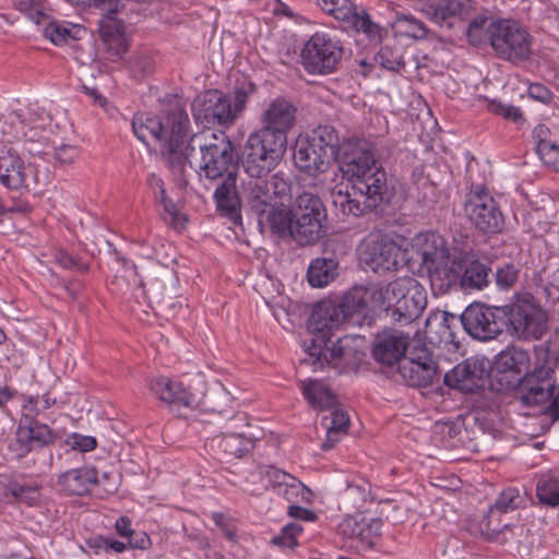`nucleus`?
<instances>
[{"instance_id": "obj_1", "label": "nucleus", "mask_w": 559, "mask_h": 559, "mask_svg": "<svg viewBox=\"0 0 559 559\" xmlns=\"http://www.w3.org/2000/svg\"><path fill=\"white\" fill-rule=\"evenodd\" d=\"M337 159L353 190V193L340 192V200H334L344 214L360 216L390 202L392 190L372 142L364 138L346 139Z\"/></svg>"}, {"instance_id": "obj_2", "label": "nucleus", "mask_w": 559, "mask_h": 559, "mask_svg": "<svg viewBox=\"0 0 559 559\" xmlns=\"http://www.w3.org/2000/svg\"><path fill=\"white\" fill-rule=\"evenodd\" d=\"M189 129L188 114L179 105L171 107L164 119L147 112L135 114L132 119L134 135L143 143L148 138L162 143L168 167L181 177L197 141L195 136H189Z\"/></svg>"}, {"instance_id": "obj_3", "label": "nucleus", "mask_w": 559, "mask_h": 559, "mask_svg": "<svg viewBox=\"0 0 559 559\" xmlns=\"http://www.w3.org/2000/svg\"><path fill=\"white\" fill-rule=\"evenodd\" d=\"M373 305L391 321L405 325L417 319L427 306L425 287L412 276L395 278L376 288Z\"/></svg>"}, {"instance_id": "obj_4", "label": "nucleus", "mask_w": 559, "mask_h": 559, "mask_svg": "<svg viewBox=\"0 0 559 559\" xmlns=\"http://www.w3.org/2000/svg\"><path fill=\"white\" fill-rule=\"evenodd\" d=\"M255 91L257 85L246 78L236 82L230 94L207 91L192 105L194 119L204 126L230 128L246 110L248 99Z\"/></svg>"}, {"instance_id": "obj_5", "label": "nucleus", "mask_w": 559, "mask_h": 559, "mask_svg": "<svg viewBox=\"0 0 559 559\" xmlns=\"http://www.w3.org/2000/svg\"><path fill=\"white\" fill-rule=\"evenodd\" d=\"M287 144L259 132H251L242 150L241 163L245 173L252 179L270 177L285 156Z\"/></svg>"}, {"instance_id": "obj_6", "label": "nucleus", "mask_w": 559, "mask_h": 559, "mask_svg": "<svg viewBox=\"0 0 559 559\" xmlns=\"http://www.w3.org/2000/svg\"><path fill=\"white\" fill-rule=\"evenodd\" d=\"M504 332L518 340H539L548 330V316L537 304L522 299L503 306Z\"/></svg>"}, {"instance_id": "obj_7", "label": "nucleus", "mask_w": 559, "mask_h": 559, "mask_svg": "<svg viewBox=\"0 0 559 559\" xmlns=\"http://www.w3.org/2000/svg\"><path fill=\"white\" fill-rule=\"evenodd\" d=\"M201 154V160L198 164L200 176L205 179L215 181L227 177L228 174H236L237 158L235 154V145L229 138L224 133H212L211 140L201 142V138L197 134Z\"/></svg>"}, {"instance_id": "obj_8", "label": "nucleus", "mask_w": 559, "mask_h": 559, "mask_svg": "<svg viewBox=\"0 0 559 559\" xmlns=\"http://www.w3.org/2000/svg\"><path fill=\"white\" fill-rule=\"evenodd\" d=\"M326 210L317 194H299L294 203V240L300 246L318 242L326 234Z\"/></svg>"}, {"instance_id": "obj_9", "label": "nucleus", "mask_w": 559, "mask_h": 559, "mask_svg": "<svg viewBox=\"0 0 559 559\" xmlns=\"http://www.w3.org/2000/svg\"><path fill=\"white\" fill-rule=\"evenodd\" d=\"M490 31V46L496 55L507 61H525L532 53V36L518 22L496 19Z\"/></svg>"}, {"instance_id": "obj_10", "label": "nucleus", "mask_w": 559, "mask_h": 559, "mask_svg": "<svg viewBox=\"0 0 559 559\" xmlns=\"http://www.w3.org/2000/svg\"><path fill=\"white\" fill-rule=\"evenodd\" d=\"M343 53L340 39L328 33L317 32L301 49V64L309 74H330L336 70Z\"/></svg>"}, {"instance_id": "obj_11", "label": "nucleus", "mask_w": 559, "mask_h": 559, "mask_svg": "<svg viewBox=\"0 0 559 559\" xmlns=\"http://www.w3.org/2000/svg\"><path fill=\"white\" fill-rule=\"evenodd\" d=\"M464 213L475 228L484 234H498L504 226L498 203L483 183L471 186L465 195Z\"/></svg>"}, {"instance_id": "obj_12", "label": "nucleus", "mask_w": 559, "mask_h": 559, "mask_svg": "<svg viewBox=\"0 0 559 559\" xmlns=\"http://www.w3.org/2000/svg\"><path fill=\"white\" fill-rule=\"evenodd\" d=\"M289 197L290 185L277 174L262 179L251 178L242 186L243 202L257 216Z\"/></svg>"}, {"instance_id": "obj_13", "label": "nucleus", "mask_w": 559, "mask_h": 559, "mask_svg": "<svg viewBox=\"0 0 559 559\" xmlns=\"http://www.w3.org/2000/svg\"><path fill=\"white\" fill-rule=\"evenodd\" d=\"M555 359L547 358L540 366H536L532 372L525 373L511 382L512 389L516 390L518 397L526 406L546 405L551 392L556 386Z\"/></svg>"}, {"instance_id": "obj_14", "label": "nucleus", "mask_w": 559, "mask_h": 559, "mask_svg": "<svg viewBox=\"0 0 559 559\" xmlns=\"http://www.w3.org/2000/svg\"><path fill=\"white\" fill-rule=\"evenodd\" d=\"M503 312V306L490 307L474 302L465 308L460 320L466 333L473 338L490 341L504 332Z\"/></svg>"}, {"instance_id": "obj_15", "label": "nucleus", "mask_w": 559, "mask_h": 559, "mask_svg": "<svg viewBox=\"0 0 559 559\" xmlns=\"http://www.w3.org/2000/svg\"><path fill=\"white\" fill-rule=\"evenodd\" d=\"M296 112L297 108L289 99L277 96L262 109L260 128L254 131L287 144V133L295 126Z\"/></svg>"}, {"instance_id": "obj_16", "label": "nucleus", "mask_w": 559, "mask_h": 559, "mask_svg": "<svg viewBox=\"0 0 559 559\" xmlns=\"http://www.w3.org/2000/svg\"><path fill=\"white\" fill-rule=\"evenodd\" d=\"M360 261L374 273L396 271L400 265L401 248L392 239L370 235L361 245Z\"/></svg>"}, {"instance_id": "obj_17", "label": "nucleus", "mask_w": 559, "mask_h": 559, "mask_svg": "<svg viewBox=\"0 0 559 559\" xmlns=\"http://www.w3.org/2000/svg\"><path fill=\"white\" fill-rule=\"evenodd\" d=\"M57 438V432L48 425L25 415L19 421L15 438L11 442L10 449L17 457L22 459L35 449L53 444Z\"/></svg>"}, {"instance_id": "obj_18", "label": "nucleus", "mask_w": 559, "mask_h": 559, "mask_svg": "<svg viewBox=\"0 0 559 559\" xmlns=\"http://www.w3.org/2000/svg\"><path fill=\"white\" fill-rule=\"evenodd\" d=\"M397 372L402 380L413 388H427L440 379L437 361L427 348L412 353L409 358L404 357Z\"/></svg>"}, {"instance_id": "obj_19", "label": "nucleus", "mask_w": 559, "mask_h": 559, "mask_svg": "<svg viewBox=\"0 0 559 559\" xmlns=\"http://www.w3.org/2000/svg\"><path fill=\"white\" fill-rule=\"evenodd\" d=\"M0 182L9 189H31L38 183L32 165H25L20 155L9 148L0 153Z\"/></svg>"}, {"instance_id": "obj_20", "label": "nucleus", "mask_w": 559, "mask_h": 559, "mask_svg": "<svg viewBox=\"0 0 559 559\" xmlns=\"http://www.w3.org/2000/svg\"><path fill=\"white\" fill-rule=\"evenodd\" d=\"M530 354L527 350L516 346H508L498 354L493 370L497 379L501 384H506V389H512L511 382L518 378H523L528 373Z\"/></svg>"}, {"instance_id": "obj_21", "label": "nucleus", "mask_w": 559, "mask_h": 559, "mask_svg": "<svg viewBox=\"0 0 559 559\" xmlns=\"http://www.w3.org/2000/svg\"><path fill=\"white\" fill-rule=\"evenodd\" d=\"M486 369L477 359H466L443 377L444 384L464 393H474L485 386Z\"/></svg>"}, {"instance_id": "obj_22", "label": "nucleus", "mask_w": 559, "mask_h": 559, "mask_svg": "<svg viewBox=\"0 0 559 559\" xmlns=\"http://www.w3.org/2000/svg\"><path fill=\"white\" fill-rule=\"evenodd\" d=\"M408 335L401 331L388 330L377 334L373 346L372 357L383 366H393L402 362L405 352L408 347Z\"/></svg>"}, {"instance_id": "obj_23", "label": "nucleus", "mask_w": 559, "mask_h": 559, "mask_svg": "<svg viewBox=\"0 0 559 559\" xmlns=\"http://www.w3.org/2000/svg\"><path fill=\"white\" fill-rule=\"evenodd\" d=\"M345 320L342 309L336 304L321 301L314 306L308 319V329L323 343L331 342L332 332Z\"/></svg>"}, {"instance_id": "obj_24", "label": "nucleus", "mask_w": 559, "mask_h": 559, "mask_svg": "<svg viewBox=\"0 0 559 559\" xmlns=\"http://www.w3.org/2000/svg\"><path fill=\"white\" fill-rule=\"evenodd\" d=\"M420 11L432 23L451 27L454 20L469 16L471 5L465 0H425Z\"/></svg>"}, {"instance_id": "obj_25", "label": "nucleus", "mask_w": 559, "mask_h": 559, "mask_svg": "<svg viewBox=\"0 0 559 559\" xmlns=\"http://www.w3.org/2000/svg\"><path fill=\"white\" fill-rule=\"evenodd\" d=\"M294 163L300 171L309 176H317L328 170L331 160L328 154L319 151L317 144L306 135L298 136L296 140Z\"/></svg>"}, {"instance_id": "obj_26", "label": "nucleus", "mask_w": 559, "mask_h": 559, "mask_svg": "<svg viewBox=\"0 0 559 559\" xmlns=\"http://www.w3.org/2000/svg\"><path fill=\"white\" fill-rule=\"evenodd\" d=\"M417 254L421 259V264L428 269L447 261L454 255L451 254L448 241L437 231H426L415 238Z\"/></svg>"}, {"instance_id": "obj_27", "label": "nucleus", "mask_w": 559, "mask_h": 559, "mask_svg": "<svg viewBox=\"0 0 559 559\" xmlns=\"http://www.w3.org/2000/svg\"><path fill=\"white\" fill-rule=\"evenodd\" d=\"M250 444V439L239 429H228V435L213 436L205 441V447L222 461L242 457Z\"/></svg>"}, {"instance_id": "obj_28", "label": "nucleus", "mask_w": 559, "mask_h": 559, "mask_svg": "<svg viewBox=\"0 0 559 559\" xmlns=\"http://www.w3.org/2000/svg\"><path fill=\"white\" fill-rule=\"evenodd\" d=\"M219 180L213 195L217 210L222 215L236 222L241 218L240 209L243 202L242 195L240 197L237 190V175L228 174Z\"/></svg>"}, {"instance_id": "obj_29", "label": "nucleus", "mask_w": 559, "mask_h": 559, "mask_svg": "<svg viewBox=\"0 0 559 559\" xmlns=\"http://www.w3.org/2000/svg\"><path fill=\"white\" fill-rule=\"evenodd\" d=\"M427 271L435 295H444L461 286L462 261L456 257L449 259L447 263L428 266Z\"/></svg>"}, {"instance_id": "obj_30", "label": "nucleus", "mask_w": 559, "mask_h": 559, "mask_svg": "<svg viewBox=\"0 0 559 559\" xmlns=\"http://www.w3.org/2000/svg\"><path fill=\"white\" fill-rule=\"evenodd\" d=\"M98 481L97 471L94 467H79L69 469L58 476L59 490L69 496H83L90 492L91 487Z\"/></svg>"}, {"instance_id": "obj_31", "label": "nucleus", "mask_w": 559, "mask_h": 559, "mask_svg": "<svg viewBox=\"0 0 559 559\" xmlns=\"http://www.w3.org/2000/svg\"><path fill=\"white\" fill-rule=\"evenodd\" d=\"M492 267L487 258L466 257L462 264L461 287L464 289L481 290L490 284Z\"/></svg>"}, {"instance_id": "obj_32", "label": "nucleus", "mask_w": 559, "mask_h": 559, "mask_svg": "<svg viewBox=\"0 0 559 559\" xmlns=\"http://www.w3.org/2000/svg\"><path fill=\"white\" fill-rule=\"evenodd\" d=\"M150 388L157 399L168 405L192 406L195 402L194 395L190 393L182 383L173 381L166 377H159L153 380Z\"/></svg>"}, {"instance_id": "obj_33", "label": "nucleus", "mask_w": 559, "mask_h": 559, "mask_svg": "<svg viewBox=\"0 0 559 559\" xmlns=\"http://www.w3.org/2000/svg\"><path fill=\"white\" fill-rule=\"evenodd\" d=\"M259 224H266L273 234L294 239V206L288 209L284 201L258 216Z\"/></svg>"}, {"instance_id": "obj_34", "label": "nucleus", "mask_w": 559, "mask_h": 559, "mask_svg": "<svg viewBox=\"0 0 559 559\" xmlns=\"http://www.w3.org/2000/svg\"><path fill=\"white\" fill-rule=\"evenodd\" d=\"M344 28L355 34H362L370 43L376 45L388 36V29L373 22L364 8L356 9L350 19L344 24Z\"/></svg>"}, {"instance_id": "obj_35", "label": "nucleus", "mask_w": 559, "mask_h": 559, "mask_svg": "<svg viewBox=\"0 0 559 559\" xmlns=\"http://www.w3.org/2000/svg\"><path fill=\"white\" fill-rule=\"evenodd\" d=\"M381 521L358 520L355 516H346L337 526V533L349 539H357L361 543L372 544L373 537L380 535Z\"/></svg>"}, {"instance_id": "obj_36", "label": "nucleus", "mask_w": 559, "mask_h": 559, "mask_svg": "<svg viewBox=\"0 0 559 559\" xmlns=\"http://www.w3.org/2000/svg\"><path fill=\"white\" fill-rule=\"evenodd\" d=\"M146 183L153 192L155 201L163 206L162 217L166 224L173 227L183 225L185 216L179 213L175 203L167 197L164 180L154 173L147 175Z\"/></svg>"}, {"instance_id": "obj_37", "label": "nucleus", "mask_w": 559, "mask_h": 559, "mask_svg": "<svg viewBox=\"0 0 559 559\" xmlns=\"http://www.w3.org/2000/svg\"><path fill=\"white\" fill-rule=\"evenodd\" d=\"M340 263L333 257L313 259L307 270V280L311 287L322 288L338 275Z\"/></svg>"}, {"instance_id": "obj_38", "label": "nucleus", "mask_w": 559, "mask_h": 559, "mask_svg": "<svg viewBox=\"0 0 559 559\" xmlns=\"http://www.w3.org/2000/svg\"><path fill=\"white\" fill-rule=\"evenodd\" d=\"M300 389L305 399L313 409L329 411L337 405L335 394L318 380L300 381Z\"/></svg>"}, {"instance_id": "obj_39", "label": "nucleus", "mask_w": 559, "mask_h": 559, "mask_svg": "<svg viewBox=\"0 0 559 559\" xmlns=\"http://www.w3.org/2000/svg\"><path fill=\"white\" fill-rule=\"evenodd\" d=\"M25 126V141L41 142L46 140V130L50 124V116L44 108L27 107L21 109Z\"/></svg>"}, {"instance_id": "obj_40", "label": "nucleus", "mask_w": 559, "mask_h": 559, "mask_svg": "<svg viewBox=\"0 0 559 559\" xmlns=\"http://www.w3.org/2000/svg\"><path fill=\"white\" fill-rule=\"evenodd\" d=\"M321 425L326 430V439L321 444V449L328 451L334 448L342 436L347 435L349 416L347 412L334 407L330 415L322 417Z\"/></svg>"}, {"instance_id": "obj_41", "label": "nucleus", "mask_w": 559, "mask_h": 559, "mask_svg": "<svg viewBox=\"0 0 559 559\" xmlns=\"http://www.w3.org/2000/svg\"><path fill=\"white\" fill-rule=\"evenodd\" d=\"M318 146L319 151L325 152L332 162L337 159L343 151V142H341L337 130L330 126H319L307 135Z\"/></svg>"}, {"instance_id": "obj_42", "label": "nucleus", "mask_w": 559, "mask_h": 559, "mask_svg": "<svg viewBox=\"0 0 559 559\" xmlns=\"http://www.w3.org/2000/svg\"><path fill=\"white\" fill-rule=\"evenodd\" d=\"M374 293L376 289L370 292L362 286L353 287L342 296L337 306L342 309L344 317L348 318L354 313L364 312L368 308L369 302H373Z\"/></svg>"}, {"instance_id": "obj_43", "label": "nucleus", "mask_w": 559, "mask_h": 559, "mask_svg": "<svg viewBox=\"0 0 559 559\" xmlns=\"http://www.w3.org/2000/svg\"><path fill=\"white\" fill-rule=\"evenodd\" d=\"M450 319L454 320V316L448 312H442L440 314V320L438 316H435L433 318L430 317L426 320L425 333L431 343H436L438 345H449L454 343L455 334L451 329Z\"/></svg>"}, {"instance_id": "obj_44", "label": "nucleus", "mask_w": 559, "mask_h": 559, "mask_svg": "<svg viewBox=\"0 0 559 559\" xmlns=\"http://www.w3.org/2000/svg\"><path fill=\"white\" fill-rule=\"evenodd\" d=\"M0 138L3 142L25 141V126L21 110L0 116Z\"/></svg>"}, {"instance_id": "obj_45", "label": "nucleus", "mask_w": 559, "mask_h": 559, "mask_svg": "<svg viewBox=\"0 0 559 559\" xmlns=\"http://www.w3.org/2000/svg\"><path fill=\"white\" fill-rule=\"evenodd\" d=\"M536 496L542 504L559 506V476L543 474L536 485Z\"/></svg>"}, {"instance_id": "obj_46", "label": "nucleus", "mask_w": 559, "mask_h": 559, "mask_svg": "<svg viewBox=\"0 0 559 559\" xmlns=\"http://www.w3.org/2000/svg\"><path fill=\"white\" fill-rule=\"evenodd\" d=\"M496 23V19L485 15L474 17L466 29L468 43L473 46H481L486 43L490 45V28Z\"/></svg>"}, {"instance_id": "obj_47", "label": "nucleus", "mask_w": 559, "mask_h": 559, "mask_svg": "<svg viewBox=\"0 0 559 559\" xmlns=\"http://www.w3.org/2000/svg\"><path fill=\"white\" fill-rule=\"evenodd\" d=\"M526 501V493L523 490L516 487H508L500 492L495 504L490 508V512L495 509L502 513L514 511L525 507Z\"/></svg>"}, {"instance_id": "obj_48", "label": "nucleus", "mask_w": 559, "mask_h": 559, "mask_svg": "<svg viewBox=\"0 0 559 559\" xmlns=\"http://www.w3.org/2000/svg\"><path fill=\"white\" fill-rule=\"evenodd\" d=\"M521 269L514 262H502L496 265L491 276L500 290H510L519 281Z\"/></svg>"}, {"instance_id": "obj_49", "label": "nucleus", "mask_w": 559, "mask_h": 559, "mask_svg": "<svg viewBox=\"0 0 559 559\" xmlns=\"http://www.w3.org/2000/svg\"><path fill=\"white\" fill-rule=\"evenodd\" d=\"M321 10L345 24L357 7L350 0H318Z\"/></svg>"}, {"instance_id": "obj_50", "label": "nucleus", "mask_w": 559, "mask_h": 559, "mask_svg": "<svg viewBox=\"0 0 559 559\" xmlns=\"http://www.w3.org/2000/svg\"><path fill=\"white\" fill-rule=\"evenodd\" d=\"M376 61L384 69L399 72L404 66L402 51L400 47H391L385 45L380 48L376 55Z\"/></svg>"}, {"instance_id": "obj_51", "label": "nucleus", "mask_w": 559, "mask_h": 559, "mask_svg": "<svg viewBox=\"0 0 559 559\" xmlns=\"http://www.w3.org/2000/svg\"><path fill=\"white\" fill-rule=\"evenodd\" d=\"M266 477L269 478V481L274 487H280V488L285 487V491H284L285 495L295 493L299 490L300 485L294 484V481L296 479L292 475H289L281 469L270 467L266 471Z\"/></svg>"}, {"instance_id": "obj_52", "label": "nucleus", "mask_w": 559, "mask_h": 559, "mask_svg": "<svg viewBox=\"0 0 559 559\" xmlns=\"http://www.w3.org/2000/svg\"><path fill=\"white\" fill-rule=\"evenodd\" d=\"M396 23L399 27L404 28L405 34L409 37L417 39L427 37L428 29L426 25L413 15H402L397 17Z\"/></svg>"}, {"instance_id": "obj_53", "label": "nucleus", "mask_w": 559, "mask_h": 559, "mask_svg": "<svg viewBox=\"0 0 559 559\" xmlns=\"http://www.w3.org/2000/svg\"><path fill=\"white\" fill-rule=\"evenodd\" d=\"M15 8L24 13L35 24H39L47 15L44 12V5L37 0H14Z\"/></svg>"}, {"instance_id": "obj_54", "label": "nucleus", "mask_w": 559, "mask_h": 559, "mask_svg": "<svg viewBox=\"0 0 559 559\" xmlns=\"http://www.w3.org/2000/svg\"><path fill=\"white\" fill-rule=\"evenodd\" d=\"M74 27L69 28L58 22H50L44 29L45 37L50 39L55 45L67 43L69 38L75 39L76 36L72 33Z\"/></svg>"}, {"instance_id": "obj_55", "label": "nucleus", "mask_w": 559, "mask_h": 559, "mask_svg": "<svg viewBox=\"0 0 559 559\" xmlns=\"http://www.w3.org/2000/svg\"><path fill=\"white\" fill-rule=\"evenodd\" d=\"M489 109L491 112L513 122H521L524 120L521 109L512 105H506L493 100L489 104Z\"/></svg>"}, {"instance_id": "obj_56", "label": "nucleus", "mask_w": 559, "mask_h": 559, "mask_svg": "<svg viewBox=\"0 0 559 559\" xmlns=\"http://www.w3.org/2000/svg\"><path fill=\"white\" fill-rule=\"evenodd\" d=\"M543 163L551 169L559 171V145L555 142L542 144L537 151Z\"/></svg>"}, {"instance_id": "obj_57", "label": "nucleus", "mask_w": 559, "mask_h": 559, "mask_svg": "<svg viewBox=\"0 0 559 559\" xmlns=\"http://www.w3.org/2000/svg\"><path fill=\"white\" fill-rule=\"evenodd\" d=\"M72 450H78L80 452H88L96 448L97 442L94 437L91 436H82L80 433H72L68 441Z\"/></svg>"}, {"instance_id": "obj_58", "label": "nucleus", "mask_w": 559, "mask_h": 559, "mask_svg": "<svg viewBox=\"0 0 559 559\" xmlns=\"http://www.w3.org/2000/svg\"><path fill=\"white\" fill-rule=\"evenodd\" d=\"M130 70L134 76H143L153 71V61L145 55H136L130 61Z\"/></svg>"}, {"instance_id": "obj_59", "label": "nucleus", "mask_w": 559, "mask_h": 559, "mask_svg": "<svg viewBox=\"0 0 559 559\" xmlns=\"http://www.w3.org/2000/svg\"><path fill=\"white\" fill-rule=\"evenodd\" d=\"M528 96L543 104H550L554 94L552 92L542 83H531L527 90Z\"/></svg>"}, {"instance_id": "obj_60", "label": "nucleus", "mask_w": 559, "mask_h": 559, "mask_svg": "<svg viewBox=\"0 0 559 559\" xmlns=\"http://www.w3.org/2000/svg\"><path fill=\"white\" fill-rule=\"evenodd\" d=\"M543 413L551 423L559 421V384L554 388Z\"/></svg>"}, {"instance_id": "obj_61", "label": "nucleus", "mask_w": 559, "mask_h": 559, "mask_svg": "<svg viewBox=\"0 0 559 559\" xmlns=\"http://www.w3.org/2000/svg\"><path fill=\"white\" fill-rule=\"evenodd\" d=\"M80 151L74 145L62 144L55 148V158L61 164H71L79 157Z\"/></svg>"}, {"instance_id": "obj_62", "label": "nucleus", "mask_w": 559, "mask_h": 559, "mask_svg": "<svg viewBox=\"0 0 559 559\" xmlns=\"http://www.w3.org/2000/svg\"><path fill=\"white\" fill-rule=\"evenodd\" d=\"M287 514L290 518L306 522H314L318 519V515L314 511L296 504H290L288 507Z\"/></svg>"}, {"instance_id": "obj_63", "label": "nucleus", "mask_w": 559, "mask_h": 559, "mask_svg": "<svg viewBox=\"0 0 559 559\" xmlns=\"http://www.w3.org/2000/svg\"><path fill=\"white\" fill-rule=\"evenodd\" d=\"M247 417L245 414H235L233 415L228 421L224 426V430L221 432V435H228V429H239L243 437H246V428L248 427Z\"/></svg>"}, {"instance_id": "obj_64", "label": "nucleus", "mask_w": 559, "mask_h": 559, "mask_svg": "<svg viewBox=\"0 0 559 559\" xmlns=\"http://www.w3.org/2000/svg\"><path fill=\"white\" fill-rule=\"evenodd\" d=\"M56 258L58 263L66 269L76 267L81 272L86 271V266L75 255L69 254L68 252L64 251H60Z\"/></svg>"}]
</instances>
